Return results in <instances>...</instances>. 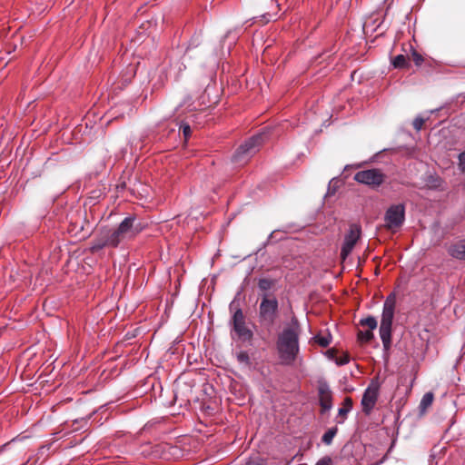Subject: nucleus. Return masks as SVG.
<instances>
[{
    "mask_svg": "<svg viewBox=\"0 0 465 465\" xmlns=\"http://www.w3.org/2000/svg\"><path fill=\"white\" fill-rule=\"evenodd\" d=\"M142 231V226L136 222L134 215L125 217L117 227L102 228L91 242L90 250L96 252L104 248H117L134 239Z\"/></svg>",
    "mask_w": 465,
    "mask_h": 465,
    "instance_id": "1",
    "label": "nucleus"
},
{
    "mask_svg": "<svg viewBox=\"0 0 465 465\" xmlns=\"http://www.w3.org/2000/svg\"><path fill=\"white\" fill-rule=\"evenodd\" d=\"M254 3H257V4H267V3H272V0H253Z\"/></svg>",
    "mask_w": 465,
    "mask_h": 465,
    "instance_id": "29",
    "label": "nucleus"
},
{
    "mask_svg": "<svg viewBox=\"0 0 465 465\" xmlns=\"http://www.w3.org/2000/svg\"><path fill=\"white\" fill-rule=\"evenodd\" d=\"M380 386L378 382L371 381V384L364 391L361 398V408L362 411L369 415L373 410L379 396Z\"/></svg>",
    "mask_w": 465,
    "mask_h": 465,
    "instance_id": "10",
    "label": "nucleus"
},
{
    "mask_svg": "<svg viewBox=\"0 0 465 465\" xmlns=\"http://www.w3.org/2000/svg\"><path fill=\"white\" fill-rule=\"evenodd\" d=\"M391 64L394 68H398V69H404V68H408L410 66V64L407 61L406 56L403 54L396 55L392 59Z\"/></svg>",
    "mask_w": 465,
    "mask_h": 465,
    "instance_id": "14",
    "label": "nucleus"
},
{
    "mask_svg": "<svg viewBox=\"0 0 465 465\" xmlns=\"http://www.w3.org/2000/svg\"><path fill=\"white\" fill-rule=\"evenodd\" d=\"M273 281L270 279H261L258 282V287L262 291H268L273 286Z\"/></svg>",
    "mask_w": 465,
    "mask_h": 465,
    "instance_id": "21",
    "label": "nucleus"
},
{
    "mask_svg": "<svg viewBox=\"0 0 465 465\" xmlns=\"http://www.w3.org/2000/svg\"><path fill=\"white\" fill-rule=\"evenodd\" d=\"M447 252L452 258L465 261V239L451 243Z\"/></svg>",
    "mask_w": 465,
    "mask_h": 465,
    "instance_id": "12",
    "label": "nucleus"
},
{
    "mask_svg": "<svg viewBox=\"0 0 465 465\" xmlns=\"http://www.w3.org/2000/svg\"><path fill=\"white\" fill-rule=\"evenodd\" d=\"M267 137L268 135L265 132L252 136L243 144L238 147L233 154V161L241 164L246 163L260 150Z\"/></svg>",
    "mask_w": 465,
    "mask_h": 465,
    "instance_id": "4",
    "label": "nucleus"
},
{
    "mask_svg": "<svg viewBox=\"0 0 465 465\" xmlns=\"http://www.w3.org/2000/svg\"><path fill=\"white\" fill-rule=\"evenodd\" d=\"M338 432V429L336 427H332L331 429H329L323 435H322V440L324 444L326 445H330L331 444L332 440H333V438L335 437V435L337 434Z\"/></svg>",
    "mask_w": 465,
    "mask_h": 465,
    "instance_id": "16",
    "label": "nucleus"
},
{
    "mask_svg": "<svg viewBox=\"0 0 465 465\" xmlns=\"http://www.w3.org/2000/svg\"><path fill=\"white\" fill-rule=\"evenodd\" d=\"M301 326L296 319L285 326L278 334L276 348L280 360L283 364H292L300 353Z\"/></svg>",
    "mask_w": 465,
    "mask_h": 465,
    "instance_id": "2",
    "label": "nucleus"
},
{
    "mask_svg": "<svg viewBox=\"0 0 465 465\" xmlns=\"http://www.w3.org/2000/svg\"><path fill=\"white\" fill-rule=\"evenodd\" d=\"M352 408V401L351 398L347 397L344 399L343 406L339 409V415L341 416H346L347 413L351 410Z\"/></svg>",
    "mask_w": 465,
    "mask_h": 465,
    "instance_id": "19",
    "label": "nucleus"
},
{
    "mask_svg": "<svg viewBox=\"0 0 465 465\" xmlns=\"http://www.w3.org/2000/svg\"><path fill=\"white\" fill-rule=\"evenodd\" d=\"M313 341L322 348H326L331 342V335L330 332L324 334H317L312 338Z\"/></svg>",
    "mask_w": 465,
    "mask_h": 465,
    "instance_id": "13",
    "label": "nucleus"
},
{
    "mask_svg": "<svg viewBox=\"0 0 465 465\" xmlns=\"http://www.w3.org/2000/svg\"><path fill=\"white\" fill-rule=\"evenodd\" d=\"M361 236V228L359 224L352 223L344 236V241L341 249V257L345 260L352 252L355 244Z\"/></svg>",
    "mask_w": 465,
    "mask_h": 465,
    "instance_id": "9",
    "label": "nucleus"
},
{
    "mask_svg": "<svg viewBox=\"0 0 465 465\" xmlns=\"http://www.w3.org/2000/svg\"><path fill=\"white\" fill-rule=\"evenodd\" d=\"M315 465H332V460L329 456H324L320 459Z\"/></svg>",
    "mask_w": 465,
    "mask_h": 465,
    "instance_id": "26",
    "label": "nucleus"
},
{
    "mask_svg": "<svg viewBox=\"0 0 465 465\" xmlns=\"http://www.w3.org/2000/svg\"><path fill=\"white\" fill-rule=\"evenodd\" d=\"M411 58H412L414 64L417 66L421 65V64L423 63L422 55L420 53H418L414 48H412V46H411Z\"/></svg>",
    "mask_w": 465,
    "mask_h": 465,
    "instance_id": "23",
    "label": "nucleus"
},
{
    "mask_svg": "<svg viewBox=\"0 0 465 465\" xmlns=\"http://www.w3.org/2000/svg\"><path fill=\"white\" fill-rule=\"evenodd\" d=\"M459 168L461 172L465 173V152L459 154Z\"/></svg>",
    "mask_w": 465,
    "mask_h": 465,
    "instance_id": "25",
    "label": "nucleus"
},
{
    "mask_svg": "<svg viewBox=\"0 0 465 465\" xmlns=\"http://www.w3.org/2000/svg\"><path fill=\"white\" fill-rule=\"evenodd\" d=\"M373 338H374V334H373L372 331H371V330H368V331H360L358 332V340H359L361 343H368V342H370Z\"/></svg>",
    "mask_w": 465,
    "mask_h": 465,
    "instance_id": "17",
    "label": "nucleus"
},
{
    "mask_svg": "<svg viewBox=\"0 0 465 465\" xmlns=\"http://www.w3.org/2000/svg\"><path fill=\"white\" fill-rule=\"evenodd\" d=\"M396 298L394 294H390L384 303L380 325V337L385 350H389L391 344V326L394 317Z\"/></svg>",
    "mask_w": 465,
    "mask_h": 465,
    "instance_id": "3",
    "label": "nucleus"
},
{
    "mask_svg": "<svg viewBox=\"0 0 465 465\" xmlns=\"http://www.w3.org/2000/svg\"><path fill=\"white\" fill-rule=\"evenodd\" d=\"M230 311L232 312L231 324L238 338L242 341H251L253 338V332L246 326L245 316L242 310L235 302H232L230 303Z\"/></svg>",
    "mask_w": 465,
    "mask_h": 465,
    "instance_id": "5",
    "label": "nucleus"
},
{
    "mask_svg": "<svg viewBox=\"0 0 465 465\" xmlns=\"http://www.w3.org/2000/svg\"><path fill=\"white\" fill-rule=\"evenodd\" d=\"M236 358L237 361L242 364H244L246 366H249L251 364L250 357L247 351H241L237 352Z\"/></svg>",
    "mask_w": 465,
    "mask_h": 465,
    "instance_id": "20",
    "label": "nucleus"
},
{
    "mask_svg": "<svg viewBox=\"0 0 465 465\" xmlns=\"http://www.w3.org/2000/svg\"><path fill=\"white\" fill-rule=\"evenodd\" d=\"M278 301L275 297L265 295L259 306V321L266 326L273 325L278 314Z\"/></svg>",
    "mask_w": 465,
    "mask_h": 465,
    "instance_id": "7",
    "label": "nucleus"
},
{
    "mask_svg": "<svg viewBox=\"0 0 465 465\" xmlns=\"http://www.w3.org/2000/svg\"><path fill=\"white\" fill-rule=\"evenodd\" d=\"M424 123L425 120L422 117L418 116L413 120L412 125L416 131H420Z\"/></svg>",
    "mask_w": 465,
    "mask_h": 465,
    "instance_id": "24",
    "label": "nucleus"
},
{
    "mask_svg": "<svg viewBox=\"0 0 465 465\" xmlns=\"http://www.w3.org/2000/svg\"><path fill=\"white\" fill-rule=\"evenodd\" d=\"M384 228L395 232L404 223L405 221V205L403 203L391 205L384 213Z\"/></svg>",
    "mask_w": 465,
    "mask_h": 465,
    "instance_id": "6",
    "label": "nucleus"
},
{
    "mask_svg": "<svg viewBox=\"0 0 465 465\" xmlns=\"http://www.w3.org/2000/svg\"><path fill=\"white\" fill-rule=\"evenodd\" d=\"M319 401L322 412L331 409L332 394L327 382H321L319 384Z\"/></svg>",
    "mask_w": 465,
    "mask_h": 465,
    "instance_id": "11",
    "label": "nucleus"
},
{
    "mask_svg": "<svg viewBox=\"0 0 465 465\" xmlns=\"http://www.w3.org/2000/svg\"><path fill=\"white\" fill-rule=\"evenodd\" d=\"M349 361H350L349 356L343 355V356L336 359V364L342 366V365L347 364L349 362Z\"/></svg>",
    "mask_w": 465,
    "mask_h": 465,
    "instance_id": "27",
    "label": "nucleus"
},
{
    "mask_svg": "<svg viewBox=\"0 0 465 465\" xmlns=\"http://www.w3.org/2000/svg\"><path fill=\"white\" fill-rule=\"evenodd\" d=\"M433 399L434 395L432 392H427L422 396L420 402V409L421 412H424L432 404Z\"/></svg>",
    "mask_w": 465,
    "mask_h": 465,
    "instance_id": "15",
    "label": "nucleus"
},
{
    "mask_svg": "<svg viewBox=\"0 0 465 465\" xmlns=\"http://www.w3.org/2000/svg\"><path fill=\"white\" fill-rule=\"evenodd\" d=\"M254 23L261 22L262 25H265L272 20V15L269 13H264L259 16L252 18Z\"/></svg>",
    "mask_w": 465,
    "mask_h": 465,
    "instance_id": "22",
    "label": "nucleus"
},
{
    "mask_svg": "<svg viewBox=\"0 0 465 465\" xmlns=\"http://www.w3.org/2000/svg\"><path fill=\"white\" fill-rule=\"evenodd\" d=\"M183 133L185 139H188L191 135V127L189 124L183 125Z\"/></svg>",
    "mask_w": 465,
    "mask_h": 465,
    "instance_id": "28",
    "label": "nucleus"
},
{
    "mask_svg": "<svg viewBox=\"0 0 465 465\" xmlns=\"http://www.w3.org/2000/svg\"><path fill=\"white\" fill-rule=\"evenodd\" d=\"M360 324L361 326H367L369 330L373 331L377 328V320L373 316H368L367 318L361 319L360 321Z\"/></svg>",
    "mask_w": 465,
    "mask_h": 465,
    "instance_id": "18",
    "label": "nucleus"
},
{
    "mask_svg": "<svg viewBox=\"0 0 465 465\" xmlns=\"http://www.w3.org/2000/svg\"><path fill=\"white\" fill-rule=\"evenodd\" d=\"M385 179L386 175L381 170L377 168L360 171L354 174V180L357 183L365 184L371 188L381 186L385 182Z\"/></svg>",
    "mask_w": 465,
    "mask_h": 465,
    "instance_id": "8",
    "label": "nucleus"
}]
</instances>
